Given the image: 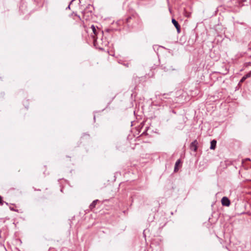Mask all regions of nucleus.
I'll list each match as a JSON object with an SVG mask.
<instances>
[{"mask_svg": "<svg viewBox=\"0 0 251 251\" xmlns=\"http://www.w3.org/2000/svg\"><path fill=\"white\" fill-rule=\"evenodd\" d=\"M141 23V19L136 12H133L127 15V17L123 20H119L117 24L118 25L124 24L127 26L128 28L132 29L136 27Z\"/></svg>", "mask_w": 251, "mask_h": 251, "instance_id": "1", "label": "nucleus"}, {"mask_svg": "<svg viewBox=\"0 0 251 251\" xmlns=\"http://www.w3.org/2000/svg\"><path fill=\"white\" fill-rule=\"evenodd\" d=\"M198 143L197 140H195L193 141L190 146V149L191 150L193 151H196L198 149Z\"/></svg>", "mask_w": 251, "mask_h": 251, "instance_id": "2", "label": "nucleus"}, {"mask_svg": "<svg viewBox=\"0 0 251 251\" xmlns=\"http://www.w3.org/2000/svg\"><path fill=\"white\" fill-rule=\"evenodd\" d=\"M222 204L223 206H228L230 204V202L228 198L226 197H224L221 200Z\"/></svg>", "mask_w": 251, "mask_h": 251, "instance_id": "3", "label": "nucleus"}, {"mask_svg": "<svg viewBox=\"0 0 251 251\" xmlns=\"http://www.w3.org/2000/svg\"><path fill=\"white\" fill-rule=\"evenodd\" d=\"M172 22L174 26L176 27L177 32L179 33L181 31L180 25H179L178 22L174 18L172 19Z\"/></svg>", "mask_w": 251, "mask_h": 251, "instance_id": "4", "label": "nucleus"}, {"mask_svg": "<svg viewBox=\"0 0 251 251\" xmlns=\"http://www.w3.org/2000/svg\"><path fill=\"white\" fill-rule=\"evenodd\" d=\"M231 3L234 4L237 7H240L243 6V4L242 3H241L238 0H231Z\"/></svg>", "mask_w": 251, "mask_h": 251, "instance_id": "5", "label": "nucleus"}, {"mask_svg": "<svg viewBox=\"0 0 251 251\" xmlns=\"http://www.w3.org/2000/svg\"><path fill=\"white\" fill-rule=\"evenodd\" d=\"M181 162V159H178L176 161V162L175 163V168H174V172H178V171L179 170L178 165L180 164Z\"/></svg>", "mask_w": 251, "mask_h": 251, "instance_id": "6", "label": "nucleus"}, {"mask_svg": "<svg viewBox=\"0 0 251 251\" xmlns=\"http://www.w3.org/2000/svg\"><path fill=\"white\" fill-rule=\"evenodd\" d=\"M217 141L215 140H213L210 142V149L211 150H215L216 147Z\"/></svg>", "mask_w": 251, "mask_h": 251, "instance_id": "7", "label": "nucleus"}, {"mask_svg": "<svg viewBox=\"0 0 251 251\" xmlns=\"http://www.w3.org/2000/svg\"><path fill=\"white\" fill-rule=\"evenodd\" d=\"M94 6L91 4H88L85 9L86 11L89 12L90 13H92L94 10Z\"/></svg>", "mask_w": 251, "mask_h": 251, "instance_id": "8", "label": "nucleus"}, {"mask_svg": "<svg viewBox=\"0 0 251 251\" xmlns=\"http://www.w3.org/2000/svg\"><path fill=\"white\" fill-rule=\"evenodd\" d=\"M99 201L98 200H94L90 205L89 206V208L90 209H94L95 207H96V205L97 203V202Z\"/></svg>", "mask_w": 251, "mask_h": 251, "instance_id": "9", "label": "nucleus"}, {"mask_svg": "<svg viewBox=\"0 0 251 251\" xmlns=\"http://www.w3.org/2000/svg\"><path fill=\"white\" fill-rule=\"evenodd\" d=\"M70 17H72L75 20H80V17L79 16L77 15V14L76 13H75L74 12H73V13H72L70 15Z\"/></svg>", "mask_w": 251, "mask_h": 251, "instance_id": "10", "label": "nucleus"}, {"mask_svg": "<svg viewBox=\"0 0 251 251\" xmlns=\"http://www.w3.org/2000/svg\"><path fill=\"white\" fill-rule=\"evenodd\" d=\"M250 77H251L250 74H247L244 75L242 77V78L241 79V80H240L239 83H243L246 79H247L248 78H249Z\"/></svg>", "mask_w": 251, "mask_h": 251, "instance_id": "11", "label": "nucleus"}, {"mask_svg": "<svg viewBox=\"0 0 251 251\" xmlns=\"http://www.w3.org/2000/svg\"><path fill=\"white\" fill-rule=\"evenodd\" d=\"M91 28H92L94 35L95 36H97L98 32H97V30L96 28L95 27V26L94 25H92L91 26Z\"/></svg>", "mask_w": 251, "mask_h": 251, "instance_id": "12", "label": "nucleus"}, {"mask_svg": "<svg viewBox=\"0 0 251 251\" xmlns=\"http://www.w3.org/2000/svg\"><path fill=\"white\" fill-rule=\"evenodd\" d=\"M163 69H164V70H165V71H170V70H174V69H173V68H172V67H170V68H167V67H164L163 68Z\"/></svg>", "mask_w": 251, "mask_h": 251, "instance_id": "13", "label": "nucleus"}, {"mask_svg": "<svg viewBox=\"0 0 251 251\" xmlns=\"http://www.w3.org/2000/svg\"><path fill=\"white\" fill-rule=\"evenodd\" d=\"M4 202H5L3 201L2 197L0 195V205H2Z\"/></svg>", "mask_w": 251, "mask_h": 251, "instance_id": "14", "label": "nucleus"}, {"mask_svg": "<svg viewBox=\"0 0 251 251\" xmlns=\"http://www.w3.org/2000/svg\"><path fill=\"white\" fill-rule=\"evenodd\" d=\"M16 242L17 244L21 243V241L20 240L17 239V240H16Z\"/></svg>", "mask_w": 251, "mask_h": 251, "instance_id": "15", "label": "nucleus"}, {"mask_svg": "<svg viewBox=\"0 0 251 251\" xmlns=\"http://www.w3.org/2000/svg\"><path fill=\"white\" fill-rule=\"evenodd\" d=\"M71 4L70 3H69V5L68 6V7L66 8V10L70 9V5Z\"/></svg>", "mask_w": 251, "mask_h": 251, "instance_id": "16", "label": "nucleus"}, {"mask_svg": "<svg viewBox=\"0 0 251 251\" xmlns=\"http://www.w3.org/2000/svg\"><path fill=\"white\" fill-rule=\"evenodd\" d=\"M110 30H111L110 29H105V31H106V32H109V31H110Z\"/></svg>", "mask_w": 251, "mask_h": 251, "instance_id": "17", "label": "nucleus"}, {"mask_svg": "<svg viewBox=\"0 0 251 251\" xmlns=\"http://www.w3.org/2000/svg\"><path fill=\"white\" fill-rule=\"evenodd\" d=\"M75 0H72L71 1H70V4H72L74 1H75Z\"/></svg>", "mask_w": 251, "mask_h": 251, "instance_id": "18", "label": "nucleus"}, {"mask_svg": "<svg viewBox=\"0 0 251 251\" xmlns=\"http://www.w3.org/2000/svg\"><path fill=\"white\" fill-rule=\"evenodd\" d=\"M128 65L129 64L128 63H127L125 65L126 66V67H128Z\"/></svg>", "mask_w": 251, "mask_h": 251, "instance_id": "19", "label": "nucleus"}, {"mask_svg": "<svg viewBox=\"0 0 251 251\" xmlns=\"http://www.w3.org/2000/svg\"><path fill=\"white\" fill-rule=\"evenodd\" d=\"M242 2H244V1H246V0H242Z\"/></svg>", "mask_w": 251, "mask_h": 251, "instance_id": "20", "label": "nucleus"}, {"mask_svg": "<svg viewBox=\"0 0 251 251\" xmlns=\"http://www.w3.org/2000/svg\"><path fill=\"white\" fill-rule=\"evenodd\" d=\"M17 250H18V251H20V249H17Z\"/></svg>", "mask_w": 251, "mask_h": 251, "instance_id": "21", "label": "nucleus"}]
</instances>
